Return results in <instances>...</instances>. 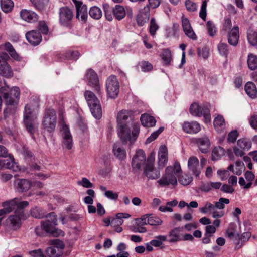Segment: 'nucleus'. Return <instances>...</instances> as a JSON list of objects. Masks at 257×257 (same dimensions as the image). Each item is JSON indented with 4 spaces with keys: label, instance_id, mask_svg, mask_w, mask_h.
I'll return each instance as SVG.
<instances>
[{
    "label": "nucleus",
    "instance_id": "obj_1",
    "mask_svg": "<svg viewBox=\"0 0 257 257\" xmlns=\"http://www.w3.org/2000/svg\"><path fill=\"white\" fill-rule=\"evenodd\" d=\"M133 112L126 109L120 110L117 115V134L124 144H133L140 132V125L133 121Z\"/></svg>",
    "mask_w": 257,
    "mask_h": 257
},
{
    "label": "nucleus",
    "instance_id": "obj_2",
    "mask_svg": "<svg viewBox=\"0 0 257 257\" xmlns=\"http://www.w3.org/2000/svg\"><path fill=\"white\" fill-rule=\"evenodd\" d=\"M31 214L33 217L36 218H46L45 220L41 222V226L37 227L35 229L37 235L43 236L44 234L43 230L53 235H64V232L62 231L55 228V226L57 225V220L54 212L46 214L42 208L35 207L31 209Z\"/></svg>",
    "mask_w": 257,
    "mask_h": 257
},
{
    "label": "nucleus",
    "instance_id": "obj_3",
    "mask_svg": "<svg viewBox=\"0 0 257 257\" xmlns=\"http://www.w3.org/2000/svg\"><path fill=\"white\" fill-rule=\"evenodd\" d=\"M182 173L180 163L178 161H175L173 166L167 167L165 174L157 181V183L161 186L176 185L177 178L182 174Z\"/></svg>",
    "mask_w": 257,
    "mask_h": 257
},
{
    "label": "nucleus",
    "instance_id": "obj_4",
    "mask_svg": "<svg viewBox=\"0 0 257 257\" xmlns=\"http://www.w3.org/2000/svg\"><path fill=\"white\" fill-rule=\"evenodd\" d=\"M20 90L19 87L14 86L9 93H5V99L7 108L4 111L5 119H7L15 111V106L17 104L20 98Z\"/></svg>",
    "mask_w": 257,
    "mask_h": 257
},
{
    "label": "nucleus",
    "instance_id": "obj_5",
    "mask_svg": "<svg viewBox=\"0 0 257 257\" xmlns=\"http://www.w3.org/2000/svg\"><path fill=\"white\" fill-rule=\"evenodd\" d=\"M85 99L93 116L96 119L102 116V109L99 101L91 91L87 90L84 93Z\"/></svg>",
    "mask_w": 257,
    "mask_h": 257
},
{
    "label": "nucleus",
    "instance_id": "obj_6",
    "mask_svg": "<svg viewBox=\"0 0 257 257\" xmlns=\"http://www.w3.org/2000/svg\"><path fill=\"white\" fill-rule=\"evenodd\" d=\"M190 113L195 116H204L205 123L210 122L211 115L208 105L207 104H199L198 103H193L190 107Z\"/></svg>",
    "mask_w": 257,
    "mask_h": 257
},
{
    "label": "nucleus",
    "instance_id": "obj_7",
    "mask_svg": "<svg viewBox=\"0 0 257 257\" xmlns=\"http://www.w3.org/2000/svg\"><path fill=\"white\" fill-rule=\"evenodd\" d=\"M154 161L155 155L152 153L146 162L144 171L146 176L153 180L158 179L160 175V171L154 167Z\"/></svg>",
    "mask_w": 257,
    "mask_h": 257
},
{
    "label": "nucleus",
    "instance_id": "obj_8",
    "mask_svg": "<svg viewBox=\"0 0 257 257\" xmlns=\"http://www.w3.org/2000/svg\"><path fill=\"white\" fill-rule=\"evenodd\" d=\"M24 218L23 209L15 210L14 214L10 216L6 220V225L12 230H17L21 225V220Z\"/></svg>",
    "mask_w": 257,
    "mask_h": 257
},
{
    "label": "nucleus",
    "instance_id": "obj_9",
    "mask_svg": "<svg viewBox=\"0 0 257 257\" xmlns=\"http://www.w3.org/2000/svg\"><path fill=\"white\" fill-rule=\"evenodd\" d=\"M56 123V111L53 109H47L42 122L44 128L48 132H51L55 130Z\"/></svg>",
    "mask_w": 257,
    "mask_h": 257
},
{
    "label": "nucleus",
    "instance_id": "obj_10",
    "mask_svg": "<svg viewBox=\"0 0 257 257\" xmlns=\"http://www.w3.org/2000/svg\"><path fill=\"white\" fill-rule=\"evenodd\" d=\"M106 88L109 97L114 99L117 96L119 92V84L115 76L111 75L107 79Z\"/></svg>",
    "mask_w": 257,
    "mask_h": 257
},
{
    "label": "nucleus",
    "instance_id": "obj_11",
    "mask_svg": "<svg viewBox=\"0 0 257 257\" xmlns=\"http://www.w3.org/2000/svg\"><path fill=\"white\" fill-rule=\"evenodd\" d=\"M35 116L32 114L31 107L29 105H26L24 113V122L28 131L33 134L35 131V124L33 123Z\"/></svg>",
    "mask_w": 257,
    "mask_h": 257
},
{
    "label": "nucleus",
    "instance_id": "obj_12",
    "mask_svg": "<svg viewBox=\"0 0 257 257\" xmlns=\"http://www.w3.org/2000/svg\"><path fill=\"white\" fill-rule=\"evenodd\" d=\"M9 59V56L7 53H3L0 54V75L7 78L13 76V71L7 63Z\"/></svg>",
    "mask_w": 257,
    "mask_h": 257
},
{
    "label": "nucleus",
    "instance_id": "obj_13",
    "mask_svg": "<svg viewBox=\"0 0 257 257\" xmlns=\"http://www.w3.org/2000/svg\"><path fill=\"white\" fill-rule=\"evenodd\" d=\"M29 203L27 201H20V199L15 198L10 201H6L3 203V207L4 209L7 208L9 210V213L12 212L13 210L16 209V210H19L20 209H23L24 208L27 206Z\"/></svg>",
    "mask_w": 257,
    "mask_h": 257
},
{
    "label": "nucleus",
    "instance_id": "obj_14",
    "mask_svg": "<svg viewBox=\"0 0 257 257\" xmlns=\"http://www.w3.org/2000/svg\"><path fill=\"white\" fill-rule=\"evenodd\" d=\"M59 22L63 26H68L71 24L73 13L67 7H63L59 9Z\"/></svg>",
    "mask_w": 257,
    "mask_h": 257
},
{
    "label": "nucleus",
    "instance_id": "obj_15",
    "mask_svg": "<svg viewBox=\"0 0 257 257\" xmlns=\"http://www.w3.org/2000/svg\"><path fill=\"white\" fill-rule=\"evenodd\" d=\"M52 243L54 246L48 247L46 250V254L50 257H59L64 247L63 242L60 240L54 239L52 240Z\"/></svg>",
    "mask_w": 257,
    "mask_h": 257
},
{
    "label": "nucleus",
    "instance_id": "obj_16",
    "mask_svg": "<svg viewBox=\"0 0 257 257\" xmlns=\"http://www.w3.org/2000/svg\"><path fill=\"white\" fill-rule=\"evenodd\" d=\"M85 77L88 84L94 88L98 93H100V85L97 74L93 70L89 69L86 72Z\"/></svg>",
    "mask_w": 257,
    "mask_h": 257
},
{
    "label": "nucleus",
    "instance_id": "obj_17",
    "mask_svg": "<svg viewBox=\"0 0 257 257\" xmlns=\"http://www.w3.org/2000/svg\"><path fill=\"white\" fill-rule=\"evenodd\" d=\"M74 3L76 9V18L79 20L85 22L88 17V11L86 5L80 1H75Z\"/></svg>",
    "mask_w": 257,
    "mask_h": 257
},
{
    "label": "nucleus",
    "instance_id": "obj_18",
    "mask_svg": "<svg viewBox=\"0 0 257 257\" xmlns=\"http://www.w3.org/2000/svg\"><path fill=\"white\" fill-rule=\"evenodd\" d=\"M61 132L62 136L63 146L68 149H71L73 146V140L68 126L63 124Z\"/></svg>",
    "mask_w": 257,
    "mask_h": 257
},
{
    "label": "nucleus",
    "instance_id": "obj_19",
    "mask_svg": "<svg viewBox=\"0 0 257 257\" xmlns=\"http://www.w3.org/2000/svg\"><path fill=\"white\" fill-rule=\"evenodd\" d=\"M181 22L182 27L185 35L188 38L192 39L193 40H197V37L194 32L188 19L183 16L182 17Z\"/></svg>",
    "mask_w": 257,
    "mask_h": 257
},
{
    "label": "nucleus",
    "instance_id": "obj_20",
    "mask_svg": "<svg viewBox=\"0 0 257 257\" xmlns=\"http://www.w3.org/2000/svg\"><path fill=\"white\" fill-rule=\"evenodd\" d=\"M188 167L194 175L198 177L202 171V167L200 166L199 160L196 157H190L188 161Z\"/></svg>",
    "mask_w": 257,
    "mask_h": 257
},
{
    "label": "nucleus",
    "instance_id": "obj_21",
    "mask_svg": "<svg viewBox=\"0 0 257 257\" xmlns=\"http://www.w3.org/2000/svg\"><path fill=\"white\" fill-rule=\"evenodd\" d=\"M145 161L146 156L144 152L142 150H138L132 159V167L139 169L142 165L145 164Z\"/></svg>",
    "mask_w": 257,
    "mask_h": 257
},
{
    "label": "nucleus",
    "instance_id": "obj_22",
    "mask_svg": "<svg viewBox=\"0 0 257 257\" xmlns=\"http://www.w3.org/2000/svg\"><path fill=\"white\" fill-rule=\"evenodd\" d=\"M227 33L228 43L233 46H237L239 38V27L237 26H234L231 30Z\"/></svg>",
    "mask_w": 257,
    "mask_h": 257
},
{
    "label": "nucleus",
    "instance_id": "obj_23",
    "mask_svg": "<svg viewBox=\"0 0 257 257\" xmlns=\"http://www.w3.org/2000/svg\"><path fill=\"white\" fill-rule=\"evenodd\" d=\"M158 165L160 169L163 168L168 162V150L167 147L161 146L158 154Z\"/></svg>",
    "mask_w": 257,
    "mask_h": 257
},
{
    "label": "nucleus",
    "instance_id": "obj_24",
    "mask_svg": "<svg viewBox=\"0 0 257 257\" xmlns=\"http://www.w3.org/2000/svg\"><path fill=\"white\" fill-rule=\"evenodd\" d=\"M183 131L188 134H196L201 130L200 124L196 121L185 122L183 124Z\"/></svg>",
    "mask_w": 257,
    "mask_h": 257
},
{
    "label": "nucleus",
    "instance_id": "obj_25",
    "mask_svg": "<svg viewBox=\"0 0 257 257\" xmlns=\"http://www.w3.org/2000/svg\"><path fill=\"white\" fill-rule=\"evenodd\" d=\"M20 16L23 20L29 23L35 22L38 19V15L36 13L27 9L21 10Z\"/></svg>",
    "mask_w": 257,
    "mask_h": 257
},
{
    "label": "nucleus",
    "instance_id": "obj_26",
    "mask_svg": "<svg viewBox=\"0 0 257 257\" xmlns=\"http://www.w3.org/2000/svg\"><path fill=\"white\" fill-rule=\"evenodd\" d=\"M27 40L32 45H37L42 40V36L40 33L35 30H32L26 34Z\"/></svg>",
    "mask_w": 257,
    "mask_h": 257
},
{
    "label": "nucleus",
    "instance_id": "obj_27",
    "mask_svg": "<svg viewBox=\"0 0 257 257\" xmlns=\"http://www.w3.org/2000/svg\"><path fill=\"white\" fill-rule=\"evenodd\" d=\"M196 144L200 150L203 153H207L209 151L210 146V141L206 136L196 139Z\"/></svg>",
    "mask_w": 257,
    "mask_h": 257
},
{
    "label": "nucleus",
    "instance_id": "obj_28",
    "mask_svg": "<svg viewBox=\"0 0 257 257\" xmlns=\"http://www.w3.org/2000/svg\"><path fill=\"white\" fill-rule=\"evenodd\" d=\"M32 183L26 179H17L15 181V188L18 192H25L31 187Z\"/></svg>",
    "mask_w": 257,
    "mask_h": 257
},
{
    "label": "nucleus",
    "instance_id": "obj_29",
    "mask_svg": "<svg viewBox=\"0 0 257 257\" xmlns=\"http://www.w3.org/2000/svg\"><path fill=\"white\" fill-rule=\"evenodd\" d=\"M228 170L232 172L234 174L239 176L245 170V166L242 161H237L235 165L231 164L227 168Z\"/></svg>",
    "mask_w": 257,
    "mask_h": 257
},
{
    "label": "nucleus",
    "instance_id": "obj_30",
    "mask_svg": "<svg viewBox=\"0 0 257 257\" xmlns=\"http://www.w3.org/2000/svg\"><path fill=\"white\" fill-rule=\"evenodd\" d=\"M140 119L142 125L146 127L154 126L156 123L155 118L147 113L142 114Z\"/></svg>",
    "mask_w": 257,
    "mask_h": 257
},
{
    "label": "nucleus",
    "instance_id": "obj_31",
    "mask_svg": "<svg viewBox=\"0 0 257 257\" xmlns=\"http://www.w3.org/2000/svg\"><path fill=\"white\" fill-rule=\"evenodd\" d=\"M245 91L250 98L254 99L257 97V88L255 85L251 82H248L245 85Z\"/></svg>",
    "mask_w": 257,
    "mask_h": 257
},
{
    "label": "nucleus",
    "instance_id": "obj_32",
    "mask_svg": "<svg viewBox=\"0 0 257 257\" xmlns=\"http://www.w3.org/2000/svg\"><path fill=\"white\" fill-rule=\"evenodd\" d=\"M126 15L124 8L121 5H116L113 7V17L118 21L122 20Z\"/></svg>",
    "mask_w": 257,
    "mask_h": 257
},
{
    "label": "nucleus",
    "instance_id": "obj_33",
    "mask_svg": "<svg viewBox=\"0 0 257 257\" xmlns=\"http://www.w3.org/2000/svg\"><path fill=\"white\" fill-rule=\"evenodd\" d=\"M5 161L4 168L12 169L17 172L21 170L20 167L15 162L13 157L10 156L9 159L4 160Z\"/></svg>",
    "mask_w": 257,
    "mask_h": 257
},
{
    "label": "nucleus",
    "instance_id": "obj_34",
    "mask_svg": "<svg viewBox=\"0 0 257 257\" xmlns=\"http://www.w3.org/2000/svg\"><path fill=\"white\" fill-rule=\"evenodd\" d=\"M181 231V228L177 227L171 230L167 238V240L169 242H175L179 240L180 238V232Z\"/></svg>",
    "mask_w": 257,
    "mask_h": 257
},
{
    "label": "nucleus",
    "instance_id": "obj_35",
    "mask_svg": "<svg viewBox=\"0 0 257 257\" xmlns=\"http://www.w3.org/2000/svg\"><path fill=\"white\" fill-rule=\"evenodd\" d=\"M113 150L114 155L119 160H123L126 158V154L125 150L119 144H115Z\"/></svg>",
    "mask_w": 257,
    "mask_h": 257
},
{
    "label": "nucleus",
    "instance_id": "obj_36",
    "mask_svg": "<svg viewBox=\"0 0 257 257\" xmlns=\"http://www.w3.org/2000/svg\"><path fill=\"white\" fill-rule=\"evenodd\" d=\"M4 47L5 50H6L9 53L10 56L14 59L17 61L21 60V57L17 53L13 46L9 42L6 43Z\"/></svg>",
    "mask_w": 257,
    "mask_h": 257
},
{
    "label": "nucleus",
    "instance_id": "obj_37",
    "mask_svg": "<svg viewBox=\"0 0 257 257\" xmlns=\"http://www.w3.org/2000/svg\"><path fill=\"white\" fill-rule=\"evenodd\" d=\"M237 146L243 150L248 151L251 147V142L247 139L242 138L239 139L237 142Z\"/></svg>",
    "mask_w": 257,
    "mask_h": 257
},
{
    "label": "nucleus",
    "instance_id": "obj_38",
    "mask_svg": "<svg viewBox=\"0 0 257 257\" xmlns=\"http://www.w3.org/2000/svg\"><path fill=\"white\" fill-rule=\"evenodd\" d=\"M90 16L94 19L99 20L102 16V12L100 8L97 6L92 7L89 12Z\"/></svg>",
    "mask_w": 257,
    "mask_h": 257
},
{
    "label": "nucleus",
    "instance_id": "obj_39",
    "mask_svg": "<svg viewBox=\"0 0 257 257\" xmlns=\"http://www.w3.org/2000/svg\"><path fill=\"white\" fill-rule=\"evenodd\" d=\"M213 125L217 131H220L225 128V120L221 115H218L214 120Z\"/></svg>",
    "mask_w": 257,
    "mask_h": 257
},
{
    "label": "nucleus",
    "instance_id": "obj_40",
    "mask_svg": "<svg viewBox=\"0 0 257 257\" xmlns=\"http://www.w3.org/2000/svg\"><path fill=\"white\" fill-rule=\"evenodd\" d=\"M35 8L40 11H43L47 7L49 2H44L43 0H30Z\"/></svg>",
    "mask_w": 257,
    "mask_h": 257
},
{
    "label": "nucleus",
    "instance_id": "obj_41",
    "mask_svg": "<svg viewBox=\"0 0 257 257\" xmlns=\"http://www.w3.org/2000/svg\"><path fill=\"white\" fill-rule=\"evenodd\" d=\"M1 7L5 13H9L12 10L14 3L11 0H1Z\"/></svg>",
    "mask_w": 257,
    "mask_h": 257
},
{
    "label": "nucleus",
    "instance_id": "obj_42",
    "mask_svg": "<svg viewBox=\"0 0 257 257\" xmlns=\"http://www.w3.org/2000/svg\"><path fill=\"white\" fill-rule=\"evenodd\" d=\"M225 154L224 149L221 147H217L214 148L212 152V160H217L220 159Z\"/></svg>",
    "mask_w": 257,
    "mask_h": 257
},
{
    "label": "nucleus",
    "instance_id": "obj_43",
    "mask_svg": "<svg viewBox=\"0 0 257 257\" xmlns=\"http://www.w3.org/2000/svg\"><path fill=\"white\" fill-rule=\"evenodd\" d=\"M214 209V204L207 201L205 202L204 206L200 207L199 210L201 213L207 214H211Z\"/></svg>",
    "mask_w": 257,
    "mask_h": 257
},
{
    "label": "nucleus",
    "instance_id": "obj_44",
    "mask_svg": "<svg viewBox=\"0 0 257 257\" xmlns=\"http://www.w3.org/2000/svg\"><path fill=\"white\" fill-rule=\"evenodd\" d=\"M247 63L249 68L253 70L257 68V57L256 56L249 54L248 55Z\"/></svg>",
    "mask_w": 257,
    "mask_h": 257
},
{
    "label": "nucleus",
    "instance_id": "obj_45",
    "mask_svg": "<svg viewBox=\"0 0 257 257\" xmlns=\"http://www.w3.org/2000/svg\"><path fill=\"white\" fill-rule=\"evenodd\" d=\"M162 58L164 63L166 65H169L172 60V54L170 50L166 49L163 51Z\"/></svg>",
    "mask_w": 257,
    "mask_h": 257
},
{
    "label": "nucleus",
    "instance_id": "obj_46",
    "mask_svg": "<svg viewBox=\"0 0 257 257\" xmlns=\"http://www.w3.org/2000/svg\"><path fill=\"white\" fill-rule=\"evenodd\" d=\"M247 39L249 43L252 46L257 45V32L252 30L248 31Z\"/></svg>",
    "mask_w": 257,
    "mask_h": 257
},
{
    "label": "nucleus",
    "instance_id": "obj_47",
    "mask_svg": "<svg viewBox=\"0 0 257 257\" xmlns=\"http://www.w3.org/2000/svg\"><path fill=\"white\" fill-rule=\"evenodd\" d=\"M206 28L209 35L213 37L216 34L217 28L214 24L211 21H208L206 23Z\"/></svg>",
    "mask_w": 257,
    "mask_h": 257
},
{
    "label": "nucleus",
    "instance_id": "obj_48",
    "mask_svg": "<svg viewBox=\"0 0 257 257\" xmlns=\"http://www.w3.org/2000/svg\"><path fill=\"white\" fill-rule=\"evenodd\" d=\"M217 48L219 53L221 55L225 57L227 56L229 50L228 45L226 43L220 42L218 45Z\"/></svg>",
    "mask_w": 257,
    "mask_h": 257
},
{
    "label": "nucleus",
    "instance_id": "obj_49",
    "mask_svg": "<svg viewBox=\"0 0 257 257\" xmlns=\"http://www.w3.org/2000/svg\"><path fill=\"white\" fill-rule=\"evenodd\" d=\"M167 240V237L163 235H159L155 237V239L151 241L150 243L151 245L155 247H159L162 244L163 241Z\"/></svg>",
    "mask_w": 257,
    "mask_h": 257
},
{
    "label": "nucleus",
    "instance_id": "obj_50",
    "mask_svg": "<svg viewBox=\"0 0 257 257\" xmlns=\"http://www.w3.org/2000/svg\"><path fill=\"white\" fill-rule=\"evenodd\" d=\"M104 15L106 19L109 21L113 19V7H110L108 5L104 6Z\"/></svg>",
    "mask_w": 257,
    "mask_h": 257
},
{
    "label": "nucleus",
    "instance_id": "obj_51",
    "mask_svg": "<svg viewBox=\"0 0 257 257\" xmlns=\"http://www.w3.org/2000/svg\"><path fill=\"white\" fill-rule=\"evenodd\" d=\"M245 177L248 182L245 185V189H248L251 186L252 181L254 179L255 176L252 172L247 171L245 173Z\"/></svg>",
    "mask_w": 257,
    "mask_h": 257
},
{
    "label": "nucleus",
    "instance_id": "obj_52",
    "mask_svg": "<svg viewBox=\"0 0 257 257\" xmlns=\"http://www.w3.org/2000/svg\"><path fill=\"white\" fill-rule=\"evenodd\" d=\"M230 202L229 200L227 198H220L218 202L215 203L214 208L219 209H223L225 207V204H228Z\"/></svg>",
    "mask_w": 257,
    "mask_h": 257
},
{
    "label": "nucleus",
    "instance_id": "obj_53",
    "mask_svg": "<svg viewBox=\"0 0 257 257\" xmlns=\"http://www.w3.org/2000/svg\"><path fill=\"white\" fill-rule=\"evenodd\" d=\"M147 222L150 225H159L162 223V221L159 217L149 214Z\"/></svg>",
    "mask_w": 257,
    "mask_h": 257
},
{
    "label": "nucleus",
    "instance_id": "obj_54",
    "mask_svg": "<svg viewBox=\"0 0 257 257\" xmlns=\"http://www.w3.org/2000/svg\"><path fill=\"white\" fill-rule=\"evenodd\" d=\"M178 178H179V182L183 185H188L192 180V177L187 174H184L182 176L180 175Z\"/></svg>",
    "mask_w": 257,
    "mask_h": 257
},
{
    "label": "nucleus",
    "instance_id": "obj_55",
    "mask_svg": "<svg viewBox=\"0 0 257 257\" xmlns=\"http://www.w3.org/2000/svg\"><path fill=\"white\" fill-rule=\"evenodd\" d=\"M163 130H164V127H160L157 131L152 133L151 135L147 139V140L146 141V143H150L151 142H152L153 140H154L158 137L159 135L161 133H162Z\"/></svg>",
    "mask_w": 257,
    "mask_h": 257
},
{
    "label": "nucleus",
    "instance_id": "obj_56",
    "mask_svg": "<svg viewBox=\"0 0 257 257\" xmlns=\"http://www.w3.org/2000/svg\"><path fill=\"white\" fill-rule=\"evenodd\" d=\"M79 56L78 51L69 50L65 53V57L68 59L76 60Z\"/></svg>",
    "mask_w": 257,
    "mask_h": 257
},
{
    "label": "nucleus",
    "instance_id": "obj_57",
    "mask_svg": "<svg viewBox=\"0 0 257 257\" xmlns=\"http://www.w3.org/2000/svg\"><path fill=\"white\" fill-rule=\"evenodd\" d=\"M140 66L142 71L144 72L150 71L153 69L152 65L147 61H143L141 62Z\"/></svg>",
    "mask_w": 257,
    "mask_h": 257
},
{
    "label": "nucleus",
    "instance_id": "obj_58",
    "mask_svg": "<svg viewBox=\"0 0 257 257\" xmlns=\"http://www.w3.org/2000/svg\"><path fill=\"white\" fill-rule=\"evenodd\" d=\"M159 26L156 22L155 18H152L150 21V33L152 36H154Z\"/></svg>",
    "mask_w": 257,
    "mask_h": 257
},
{
    "label": "nucleus",
    "instance_id": "obj_59",
    "mask_svg": "<svg viewBox=\"0 0 257 257\" xmlns=\"http://www.w3.org/2000/svg\"><path fill=\"white\" fill-rule=\"evenodd\" d=\"M77 184L79 185L82 186L85 188H92L93 185L92 183L86 178L83 177L81 180L77 181Z\"/></svg>",
    "mask_w": 257,
    "mask_h": 257
},
{
    "label": "nucleus",
    "instance_id": "obj_60",
    "mask_svg": "<svg viewBox=\"0 0 257 257\" xmlns=\"http://www.w3.org/2000/svg\"><path fill=\"white\" fill-rule=\"evenodd\" d=\"M185 6L188 11L193 12L197 10V6L195 3L191 0H186Z\"/></svg>",
    "mask_w": 257,
    "mask_h": 257
},
{
    "label": "nucleus",
    "instance_id": "obj_61",
    "mask_svg": "<svg viewBox=\"0 0 257 257\" xmlns=\"http://www.w3.org/2000/svg\"><path fill=\"white\" fill-rule=\"evenodd\" d=\"M206 7L207 2L204 1L203 2L201 9L199 12V16L203 20H205L206 18Z\"/></svg>",
    "mask_w": 257,
    "mask_h": 257
},
{
    "label": "nucleus",
    "instance_id": "obj_62",
    "mask_svg": "<svg viewBox=\"0 0 257 257\" xmlns=\"http://www.w3.org/2000/svg\"><path fill=\"white\" fill-rule=\"evenodd\" d=\"M226 234L230 239H237L238 237V234L237 231L232 228H229L227 230Z\"/></svg>",
    "mask_w": 257,
    "mask_h": 257
},
{
    "label": "nucleus",
    "instance_id": "obj_63",
    "mask_svg": "<svg viewBox=\"0 0 257 257\" xmlns=\"http://www.w3.org/2000/svg\"><path fill=\"white\" fill-rule=\"evenodd\" d=\"M238 136V133L236 130L230 132L228 135L227 140L229 142L234 143Z\"/></svg>",
    "mask_w": 257,
    "mask_h": 257
},
{
    "label": "nucleus",
    "instance_id": "obj_64",
    "mask_svg": "<svg viewBox=\"0 0 257 257\" xmlns=\"http://www.w3.org/2000/svg\"><path fill=\"white\" fill-rule=\"evenodd\" d=\"M29 254L33 257H45V252L41 249H38L32 250Z\"/></svg>",
    "mask_w": 257,
    "mask_h": 257
}]
</instances>
